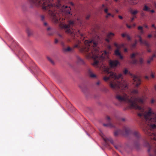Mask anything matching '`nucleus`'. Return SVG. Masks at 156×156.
I'll return each mask as SVG.
<instances>
[{
    "label": "nucleus",
    "mask_w": 156,
    "mask_h": 156,
    "mask_svg": "<svg viewBox=\"0 0 156 156\" xmlns=\"http://www.w3.org/2000/svg\"><path fill=\"white\" fill-rule=\"evenodd\" d=\"M121 120L122 121H124L125 120V118H122L121 119Z\"/></svg>",
    "instance_id": "52"
},
{
    "label": "nucleus",
    "mask_w": 156,
    "mask_h": 156,
    "mask_svg": "<svg viewBox=\"0 0 156 156\" xmlns=\"http://www.w3.org/2000/svg\"><path fill=\"white\" fill-rule=\"evenodd\" d=\"M127 34H122V37H126V35Z\"/></svg>",
    "instance_id": "41"
},
{
    "label": "nucleus",
    "mask_w": 156,
    "mask_h": 156,
    "mask_svg": "<svg viewBox=\"0 0 156 156\" xmlns=\"http://www.w3.org/2000/svg\"><path fill=\"white\" fill-rule=\"evenodd\" d=\"M87 70V74L90 78H94L97 77L96 74L94 73L93 70L90 68H88Z\"/></svg>",
    "instance_id": "9"
},
{
    "label": "nucleus",
    "mask_w": 156,
    "mask_h": 156,
    "mask_svg": "<svg viewBox=\"0 0 156 156\" xmlns=\"http://www.w3.org/2000/svg\"><path fill=\"white\" fill-rule=\"evenodd\" d=\"M119 56L120 58L121 59H122L123 58V56L121 55V54H120V55H119V56Z\"/></svg>",
    "instance_id": "42"
},
{
    "label": "nucleus",
    "mask_w": 156,
    "mask_h": 156,
    "mask_svg": "<svg viewBox=\"0 0 156 156\" xmlns=\"http://www.w3.org/2000/svg\"><path fill=\"white\" fill-rule=\"evenodd\" d=\"M51 29V28L50 27H48V28L47 30H50Z\"/></svg>",
    "instance_id": "58"
},
{
    "label": "nucleus",
    "mask_w": 156,
    "mask_h": 156,
    "mask_svg": "<svg viewBox=\"0 0 156 156\" xmlns=\"http://www.w3.org/2000/svg\"><path fill=\"white\" fill-rule=\"evenodd\" d=\"M141 34L137 35V37H138L139 39V41L141 44H144L145 45L147 48H148L150 46V44L146 40H143Z\"/></svg>",
    "instance_id": "5"
},
{
    "label": "nucleus",
    "mask_w": 156,
    "mask_h": 156,
    "mask_svg": "<svg viewBox=\"0 0 156 156\" xmlns=\"http://www.w3.org/2000/svg\"><path fill=\"white\" fill-rule=\"evenodd\" d=\"M124 129L125 131V134L126 135L130 134H131L137 139H139L141 138V135L138 131L136 130L132 131L128 127L125 128Z\"/></svg>",
    "instance_id": "4"
},
{
    "label": "nucleus",
    "mask_w": 156,
    "mask_h": 156,
    "mask_svg": "<svg viewBox=\"0 0 156 156\" xmlns=\"http://www.w3.org/2000/svg\"><path fill=\"white\" fill-rule=\"evenodd\" d=\"M62 50L64 53H67L72 52L73 51V49L69 46H68L67 48L65 47L63 48Z\"/></svg>",
    "instance_id": "11"
},
{
    "label": "nucleus",
    "mask_w": 156,
    "mask_h": 156,
    "mask_svg": "<svg viewBox=\"0 0 156 156\" xmlns=\"http://www.w3.org/2000/svg\"><path fill=\"white\" fill-rule=\"evenodd\" d=\"M152 37V35L151 34H149L148 35V38H151Z\"/></svg>",
    "instance_id": "50"
},
{
    "label": "nucleus",
    "mask_w": 156,
    "mask_h": 156,
    "mask_svg": "<svg viewBox=\"0 0 156 156\" xmlns=\"http://www.w3.org/2000/svg\"><path fill=\"white\" fill-rule=\"evenodd\" d=\"M127 128V127H124L123 128V131H122L120 129H117L114 132V135L115 136H117L120 134H124L126 135L125 134V131L124 128Z\"/></svg>",
    "instance_id": "7"
},
{
    "label": "nucleus",
    "mask_w": 156,
    "mask_h": 156,
    "mask_svg": "<svg viewBox=\"0 0 156 156\" xmlns=\"http://www.w3.org/2000/svg\"><path fill=\"white\" fill-rule=\"evenodd\" d=\"M70 4L72 6H73L74 5L73 3L72 2H70Z\"/></svg>",
    "instance_id": "55"
},
{
    "label": "nucleus",
    "mask_w": 156,
    "mask_h": 156,
    "mask_svg": "<svg viewBox=\"0 0 156 156\" xmlns=\"http://www.w3.org/2000/svg\"><path fill=\"white\" fill-rule=\"evenodd\" d=\"M119 49H117L114 52L115 55L118 56L119 55H120L121 54V53L119 50Z\"/></svg>",
    "instance_id": "20"
},
{
    "label": "nucleus",
    "mask_w": 156,
    "mask_h": 156,
    "mask_svg": "<svg viewBox=\"0 0 156 156\" xmlns=\"http://www.w3.org/2000/svg\"><path fill=\"white\" fill-rule=\"evenodd\" d=\"M136 24L134 23V24H133V26L134 27H135V26H136Z\"/></svg>",
    "instance_id": "61"
},
{
    "label": "nucleus",
    "mask_w": 156,
    "mask_h": 156,
    "mask_svg": "<svg viewBox=\"0 0 156 156\" xmlns=\"http://www.w3.org/2000/svg\"><path fill=\"white\" fill-rule=\"evenodd\" d=\"M126 27L129 28H130L131 27V26L127 24H126Z\"/></svg>",
    "instance_id": "39"
},
{
    "label": "nucleus",
    "mask_w": 156,
    "mask_h": 156,
    "mask_svg": "<svg viewBox=\"0 0 156 156\" xmlns=\"http://www.w3.org/2000/svg\"><path fill=\"white\" fill-rule=\"evenodd\" d=\"M118 17L119 18L121 19H122L123 18L121 16L119 15V16Z\"/></svg>",
    "instance_id": "49"
},
{
    "label": "nucleus",
    "mask_w": 156,
    "mask_h": 156,
    "mask_svg": "<svg viewBox=\"0 0 156 156\" xmlns=\"http://www.w3.org/2000/svg\"><path fill=\"white\" fill-rule=\"evenodd\" d=\"M138 92L137 90L134 89L132 91L131 93L133 94H138Z\"/></svg>",
    "instance_id": "23"
},
{
    "label": "nucleus",
    "mask_w": 156,
    "mask_h": 156,
    "mask_svg": "<svg viewBox=\"0 0 156 156\" xmlns=\"http://www.w3.org/2000/svg\"><path fill=\"white\" fill-rule=\"evenodd\" d=\"M123 73L125 74H128L131 76V77L133 78V80L134 82V84L135 85L136 87H138L140 84L141 79L139 76L132 74L130 72H129L128 70L126 69H124Z\"/></svg>",
    "instance_id": "3"
},
{
    "label": "nucleus",
    "mask_w": 156,
    "mask_h": 156,
    "mask_svg": "<svg viewBox=\"0 0 156 156\" xmlns=\"http://www.w3.org/2000/svg\"><path fill=\"white\" fill-rule=\"evenodd\" d=\"M107 15H106V17L107 18H108V16H111V14L110 13H107Z\"/></svg>",
    "instance_id": "34"
},
{
    "label": "nucleus",
    "mask_w": 156,
    "mask_h": 156,
    "mask_svg": "<svg viewBox=\"0 0 156 156\" xmlns=\"http://www.w3.org/2000/svg\"><path fill=\"white\" fill-rule=\"evenodd\" d=\"M151 46V45H150V46L148 48H147V51L148 52H150L151 51V50L150 49H149L148 48Z\"/></svg>",
    "instance_id": "36"
},
{
    "label": "nucleus",
    "mask_w": 156,
    "mask_h": 156,
    "mask_svg": "<svg viewBox=\"0 0 156 156\" xmlns=\"http://www.w3.org/2000/svg\"><path fill=\"white\" fill-rule=\"evenodd\" d=\"M111 16L112 17H114V15H113L111 14Z\"/></svg>",
    "instance_id": "62"
},
{
    "label": "nucleus",
    "mask_w": 156,
    "mask_h": 156,
    "mask_svg": "<svg viewBox=\"0 0 156 156\" xmlns=\"http://www.w3.org/2000/svg\"><path fill=\"white\" fill-rule=\"evenodd\" d=\"M129 11L130 13L133 16H135L136 14L138 12V11L137 10H133L132 9H130L129 10Z\"/></svg>",
    "instance_id": "16"
},
{
    "label": "nucleus",
    "mask_w": 156,
    "mask_h": 156,
    "mask_svg": "<svg viewBox=\"0 0 156 156\" xmlns=\"http://www.w3.org/2000/svg\"><path fill=\"white\" fill-rule=\"evenodd\" d=\"M136 16H133V17L131 18V22H132L134 20L135 18H136Z\"/></svg>",
    "instance_id": "28"
},
{
    "label": "nucleus",
    "mask_w": 156,
    "mask_h": 156,
    "mask_svg": "<svg viewBox=\"0 0 156 156\" xmlns=\"http://www.w3.org/2000/svg\"><path fill=\"white\" fill-rule=\"evenodd\" d=\"M101 136V137L103 138V139L104 140V141H105V142L106 143V144L107 145L108 144V142H110L111 144H114V142L112 139L111 137H105V136L103 135V134L101 133L100 134Z\"/></svg>",
    "instance_id": "6"
},
{
    "label": "nucleus",
    "mask_w": 156,
    "mask_h": 156,
    "mask_svg": "<svg viewBox=\"0 0 156 156\" xmlns=\"http://www.w3.org/2000/svg\"><path fill=\"white\" fill-rule=\"evenodd\" d=\"M129 2L132 5H135L138 2V0H129Z\"/></svg>",
    "instance_id": "17"
},
{
    "label": "nucleus",
    "mask_w": 156,
    "mask_h": 156,
    "mask_svg": "<svg viewBox=\"0 0 156 156\" xmlns=\"http://www.w3.org/2000/svg\"><path fill=\"white\" fill-rule=\"evenodd\" d=\"M44 26H47V23H46V22H44Z\"/></svg>",
    "instance_id": "54"
},
{
    "label": "nucleus",
    "mask_w": 156,
    "mask_h": 156,
    "mask_svg": "<svg viewBox=\"0 0 156 156\" xmlns=\"http://www.w3.org/2000/svg\"><path fill=\"white\" fill-rule=\"evenodd\" d=\"M90 15H88L87 17H86V19H87V20H88L90 17Z\"/></svg>",
    "instance_id": "46"
},
{
    "label": "nucleus",
    "mask_w": 156,
    "mask_h": 156,
    "mask_svg": "<svg viewBox=\"0 0 156 156\" xmlns=\"http://www.w3.org/2000/svg\"><path fill=\"white\" fill-rule=\"evenodd\" d=\"M58 35L60 37L62 38V39L64 38V37H63V36L62 34H58Z\"/></svg>",
    "instance_id": "37"
},
{
    "label": "nucleus",
    "mask_w": 156,
    "mask_h": 156,
    "mask_svg": "<svg viewBox=\"0 0 156 156\" xmlns=\"http://www.w3.org/2000/svg\"><path fill=\"white\" fill-rule=\"evenodd\" d=\"M151 76L152 78H153L154 77V76L153 73H151Z\"/></svg>",
    "instance_id": "45"
},
{
    "label": "nucleus",
    "mask_w": 156,
    "mask_h": 156,
    "mask_svg": "<svg viewBox=\"0 0 156 156\" xmlns=\"http://www.w3.org/2000/svg\"><path fill=\"white\" fill-rule=\"evenodd\" d=\"M156 57L155 54H154L152 56L149 58L148 60H147V62L148 63H150L153 60V58Z\"/></svg>",
    "instance_id": "14"
},
{
    "label": "nucleus",
    "mask_w": 156,
    "mask_h": 156,
    "mask_svg": "<svg viewBox=\"0 0 156 156\" xmlns=\"http://www.w3.org/2000/svg\"><path fill=\"white\" fill-rule=\"evenodd\" d=\"M115 2H117L118 1V0H115Z\"/></svg>",
    "instance_id": "63"
},
{
    "label": "nucleus",
    "mask_w": 156,
    "mask_h": 156,
    "mask_svg": "<svg viewBox=\"0 0 156 156\" xmlns=\"http://www.w3.org/2000/svg\"><path fill=\"white\" fill-rule=\"evenodd\" d=\"M139 63L140 64H142L144 63V60L142 58H140L139 60Z\"/></svg>",
    "instance_id": "24"
},
{
    "label": "nucleus",
    "mask_w": 156,
    "mask_h": 156,
    "mask_svg": "<svg viewBox=\"0 0 156 156\" xmlns=\"http://www.w3.org/2000/svg\"><path fill=\"white\" fill-rule=\"evenodd\" d=\"M138 55V53L137 52H136L135 53H133L131 55L130 58L132 59L135 58V56Z\"/></svg>",
    "instance_id": "22"
},
{
    "label": "nucleus",
    "mask_w": 156,
    "mask_h": 156,
    "mask_svg": "<svg viewBox=\"0 0 156 156\" xmlns=\"http://www.w3.org/2000/svg\"><path fill=\"white\" fill-rule=\"evenodd\" d=\"M137 41H135V42L132 44V47L134 48L136 46V45L137 44Z\"/></svg>",
    "instance_id": "29"
},
{
    "label": "nucleus",
    "mask_w": 156,
    "mask_h": 156,
    "mask_svg": "<svg viewBox=\"0 0 156 156\" xmlns=\"http://www.w3.org/2000/svg\"><path fill=\"white\" fill-rule=\"evenodd\" d=\"M44 19V17L43 15H41V20L43 21Z\"/></svg>",
    "instance_id": "32"
},
{
    "label": "nucleus",
    "mask_w": 156,
    "mask_h": 156,
    "mask_svg": "<svg viewBox=\"0 0 156 156\" xmlns=\"http://www.w3.org/2000/svg\"><path fill=\"white\" fill-rule=\"evenodd\" d=\"M107 120L108 121V123L107 124H103V125L104 126H106V127H114V126L112 125V124L110 122V118L108 116L107 117Z\"/></svg>",
    "instance_id": "10"
},
{
    "label": "nucleus",
    "mask_w": 156,
    "mask_h": 156,
    "mask_svg": "<svg viewBox=\"0 0 156 156\" xmlns=\"http://www.w3.org/2000/svg\"><path fill=\"white\" fill-rule=\"evenodd\" d=\"M124 51L125 52H126L127 51V49L126 48H125L124 49Z\"/></svg>",
    "instance_id": "53"
},
{
    "label": "nucleus",
    "mask_w": 156,
    "mask_h": 156,
    "mask_svg": "<svg viewBox=\"0 0 156 156\" xmlns=\"http://www.w3.org/2000/svg\"><path fill=\"white\" fill-rule=\"evenodd\" d=\"M108 48L109 49V50H110L112 49V47L110 45H108L107 46Z\"/></svg>",
    "instance_id": "35"
},
{
    "label": "nucleus",
    "mask_w": 156,
    "mask_h": 156,
    "mask_svg": "<svg viewBox=\"0 0 156 156\" xmlns=\"http://www.w3.org/2000/svg\"><path fill=\"white\" fill-rule=\"evenodd\" d=\"M58 40L57 39H55V44H57V43H58Z\"/></svg>",
    "instance_id": "43"
},
{
    "label": "nucleus",
    "mask_w": 156,
    "mask_h": 156,
    "mask_svg": "<svg viewBox=\"0 0 156 156\" xmlns=\"http://www.w3.org/2000/svg\"><path fill=\"white\" fill-rule=\"evenodd\" d=\"M138 30H140L139 34H144V32L143 30V27L141 26H139L138 27Z\"/></svg>",
    "instance_id": "18"
},
{
    "label": "nucleus",
    "mask_w": 156,
    "mask_h": 156,
    "mask_svg": "<svg viewBox=\"0 0 156 156\" xmlns=\"http://www.w3.org/2000/svg\"><path fill=\"white\" fill-rule=\"evenodd\" d=\"M143 10L146 11H150V8L146 5H144L143 7Z\"/></svg>",
    "instance_id": "19"
},
{
    "label": "nucleus",
    "mask_w": 156,
    "mask_h": 156,
    "mask_svg": "<svg viewBox=\"0 0 156 156\" xmlns=\"http://www.w3.org/2000/svg\"><path fill=\"white\" fill-rule=\"evenodd\" d=\"M48 60H49L50 62H51L52 63H53V61L50 58L48 57Z\"/></svg>",
    "instance_id": "40"
},
{
    "label": "nucleus",
    "mask_w": 156,
    "mask_h": 156,
    "mask_svg": "<svg viewBox=\"0 0 156 156\" xmlns=\"http://www.w3.org/2000/svg\"><path fill=\"white\" fill-rule=\"evenodd\" d=\"M76 62L78 64L80 65H84L85 63L84 60L79 56L77 57Z\"/></svg>",
    "instance_id": "12"
},
{
    "label": "nucleus",
    "mask_w": 156,
    "mask_h": 156,
    "mask_svg": "<svg viewBox=\"0 0 156 156\" xmlns=\"http://www.w3.org/2000/svg\"><path fill=\"white\" fill-rule=\"evenodd\" d=\"M104 11L106 13H108V9H105L104 10Z\"/></svg>",
    "instance_id": "44"
},
{
    "label": "nucleus",
    "mask_w": 156,
    "mask_h": 156,
    "mask_svg": "<svg viewBox=\"0 0 156 156\" xmlns=\"http://www.w3.org/2000/svg\"><path fill=\"white\" fill-rule=\"evenodd\" d=\"M126 37L128 40H130V37L129 35L127 34Z\"/></svg>",
    "instance_id": "31"
},
{
    "label": "nucleus",
    "mask_w": 156,
    "mask_h": 156,
    "mask_svg": "<svg viewBox=\"0 0 156 156\" xmlns=\"http://www.w3.org/2000/svg\"><path fill=\"white\" fill-rule=\"evenodd\" d=\"M61 44L62 47V49L64 47H65V44L64 42L61 41Z\"/></svg>",
    "instance_id": "27"
},
{
    "label": "nucleus",
    "mask_w": 156,
    "mask_h": 156,
    "mask_svg": "<svg viewBox=\"0 0 156 156\" xmlns=\"http://www.w3.org/2000/svg\"><path fill=\"white\" fill-rule=\"evenodd\" d=\"M67 41L68 42H69L70 41V40L69 39H68L67 40Z\"/></svg>",
    "instance_id": "59"
},
{
    "label": "nucleus",
    "mask_w": 156,
    "mask_h": 156,
    "mask_svg": "<svg viewBox=\"0 0 156 156\" xmlns=\"http://www.w3.org/2000/svg\"><path fill=\"white\" fill-rule=\"evenodd\" d=\"M149 11L151 12V13H154V10H150V11Z\"/></svg>",
    "instance_id": "48"
},
{
    "label": "nucleus",
    "mask_w": 156,
    "mask_h": 156,
    "mask_svg": "<svg viewBox=\"0 0 156 156\" xmlns=\"http://www.w3.org/2000/svg\"><path fill=\"white\" fill-rule=\"evenodd\" d=\"M137 60L135 58L132 59V61L131 62V63L133 64H137Z\"/></svg>",
    "instance_id": "21"
},
{
    "label": "nucleus",
    "mask_w": 156,
    "mask_h": 156,
    "mask_svg": "<svg viewBox=\"0 0 156 156\" xmlns=\"http://www.w3.org/2000/svg\"><path fill=\"white\" fill-rule=\"evenodd\" d=\"M110 39L108 38L107 37V38L105 39V41H106L108 43H109L110 42Z\"/></svg>",
    "instance_id": "33"
},
{
    "label": "nucleus",
    "mask_w": 156,
    "mask_h": 156,
    "mask_svg": "<svg viewBox=\"0 0 156 156\" xmlns=\"http://www.w3.org/2000/svg\"><path fill=\"white\" fill-rule=\"evenodd\" d=\"M154 102V99H152L151 101V103L153 104Z\"/></svg>",
    "instance_id": "47"
},
{
    "label": "nucleus",
    "mask_w": 156,
    "mask_h": 156,
    "mask_svg": "<svg viewBox=\"0 0 156 156\" xmlns=\"http://www.w3.org/2000/svg\"><path fill=\"white\" fill-rule=\"evenodd\" d=\"M135 146L137 148H138L140 146V144L137 143H135Z\"/></svg>",
    "instance_id": "30"
},
{
    "label": "nucleus",
    "mask_w": 156,
    "mask_h": 156,
    "mask_svg": "<svg viewBox=\"0 0 156 156\" xmlns=\"http://www.w3.org/2000/svg\"><path fill=\"white\" fill-rule=\"evenodd\" d=\"M32 6H41L44 10H48V14L51 16L53 21L55 23H59V27L65 30H75L74 23L73 21L69 20L68 24L65 23V17H62L61 15H70L71 8L70 7L63 6L59 12L57 13L56 9L59 6L52 3L53 0H28Z\"/></svg>",
    "instance_id": "2"
},
{
    "label": "nucleus",
    "mask_w": 156,
    "mask_h": 156,
    "mask_svg": "<svg viewBox=\"0 0 156 156\" xmlns=\"http://www.w3.org/2000/svg\"><path fill=\"white\" fill-rule=\"evenodd\" d=\"M100 82L99 81H98V82H97L96 83V84L97 85H99L100 84Z\"/></svg>",
    "instance_id": "51"
},
{
    "label": "nucleus",
    "mask_w": 156,
    "mask_h": 156,
    "mask_svg": "<svg viewBox=\"0 0 156 156\" xmlns=\"http://www.w3.org/2000/svg\"><path fill=\"white\" fill-rule=\"evenodd\" d=\"M107 75L103 80L106 82L109 81L110 87L116 93V98L120 102L129 103L133 108L138 110L140 112L138 115L141 120V125L145 133L147 134L152 140L150 143L148 140H145L144 145L148 148V152L150 156H156V113L152 111L151 108H148L147 112L144 111L141 106L138 105L143 104L144 98L135 97L129 98V95L124 92L123 90L128 88L126 83L122 80V74L117 75L116 73L107 69Z\"/></svg>",
    "instance_id": "1"
},
{
    "label": "nucleus",
    "mask_w": 156,
    "mask_h": 156,
    "mask_svg": "<svg viewBox=\"0 0 156 156\" xmlns=\"http://www.w3.org/2000/svg\"><path fill=\"white\" fill-rule=\"evenodd\" d=\"M155 89H156V86H155Z\"/></svg>",
    "instance_id": "64"
},
{
    "label": "nucleus",
    "mask_w": 156,
    "mask_h": 156,
    "mask_svg": "<svg viewBox=\"0 0 156 156\" xmlns=\"http://www.w3.org/2000/svg\"><path fill=\"white\" fill-rule=\"evenodd\" d=\"M151 27H153L155 30H156V27L155 26V25L154 24H152L151 25Z\"/></svg>",
    "instance_id": "38"
},
{
    "label": "nucleus",
    "mask_w": 156,
    "mask_h": 156,
    "mask_svg": "<svg viewBox=\"0 0 156 156\" xmlns=\"http://www.w3.org/2000/svg\"><path fill=\"white\" fill-rule=\"evenodd\" d=\"M145 78L146 79H148V76H145Z\"/></svg>",
    "instance_id": "57"
},
{
    "label": "nucleus",
    "mask_w": 156,
    "mask_h": 156,
    "mask_svg": "<svg viewBox=\"0 0 156 156\" xmlns=\"http://www.w3.org/2000/svg\"><path fill=\"white\" fill-rule=\"evenodd\" d=\"M144 27L145 28H148V26L147 25H145L144 26Z\"/></svg>",
    "instance_id": "56"
},
{
    "label": "nucleus",
    "mask_w": 156,
    "mask_h": 156,
    "mask_svg": "<svg viewBox=\"0 0 156 156\" xmlns=\"http://www.w3.org/2000/svg\"><path fill=\"white\" fill-rule=\"evenodd\" d=\"M114 35L115 34L114 33L112 32H110L107 34L106 37L107 38L111 40Z\"/></svg>",
    "instance_id": "15"
},
{
    "label": "nucleus",
    "mask_w": 156,
    "mask_h": 156,
    "mask_svg": "<svg viewBox=\"0 0 156 156\" xmlns=\"http://www.w3.org/2000/svg\"><path fill=\"white\" fill-rule=\"evenodd\" d=\"M26 33L28 36H30L33 34L32 30L28 28H27L26 29Z\"/></svg>",
    "instance_id": "13"
},
{
    "label": "nucleus",
    "mask_w": 156,
    "mask_h": 156,
    "mask_svg": "<svg viewBox=\"0 0 156 156\" xmlns=\"http://www.w3.org/2000/svg\"><path fill=\"white\" fill-rule=\"evenodd\" d=\"M154 37L156 38V30L155 31V33L154 34Z\"/></svg>",
    "instance_id": "60"
},
{
    "label": "nucleus",
    "mask_w": 156,
    "mask_h": 156,
    "mask_svg": "<svg viewBox=\"0 0 156 156\" xmlns=\"http://www.w3.org/2000/svg\"><path fill=\"white\" fill-rule=\"evenodd\" d=\"M114 45L115 47L117 48V49H120L119 45L118 44L116 43H114Z\"/></svg>",
    "instance_id": "26"
},
{
    "label": "nucleus",
    "mask_w": 156,
    "mask_h": 156,
    "mask_svg": "<svg viewBox=\"0 0 156 156\" xmlns=\"http://www.w3.org/2000/svg\"><path fill=\"white\" fill-rule=\"evenodd\" d=\"M126 44L122 43L120 44H119L120 48H125L126 47Z\"/></svg>",
    "instance_id": "25"
},
{
    "label": "nucleus",
    "mask_w": 156,
    "mask_h": 156,
    "mask_svg": "<svg viewBox=\"0 0 156 156\" xmlns=\"http://www.w3.org/2000/svg\"><path fill=\"white\" fill-rule=\"evenodd\" d=\"M109 63L111 67H115L118 65H120L119 62L117 60H110L109 62Z\"/></svg>",
    "instance_id": "8"
}]
</instances>
